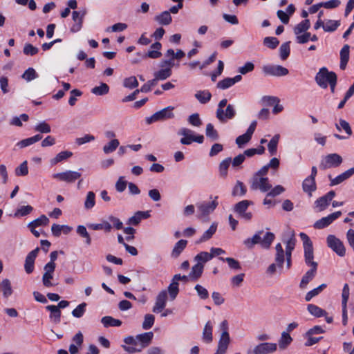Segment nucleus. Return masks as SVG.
I'll return each instance as SVG.
<instances>
[{
	"mask_svg": "<svg viewBox=\"0 0 354 354\" xmlns=\"http://www.w3.org/2000/svg\"><path fill=\"white\" fill-rule=\"evenodd\" d=\"M299 236L303 243L305 263L307 266L312 267L303 276L300 282V288H305L308 283L315 277L317 269V263L313 261V246L310 239L304 232H300Z\"/></svg>",
	"mask_w": 354,
	"mask_h": 354,
	"instance_id": "nucleus-1",
	"label": "nucleus"
},
{
	"mask_svg": "<svg viewBox=\"0 0 354 354\" xmlns=\"http://www.w3.org/2000/svg\"><path fill=\"white\" fill-rule=\"evenodd\" d=\"M284 243L286 245L285 250H283L281 243H279L276 245L274 261L277 262L279 269L283 268V263L286 261V267L288 270L292 266V252L294 250L296 245L295 234L292 233L290 238L284 241Z\"/></svg>",
	"mask_w": 354,
	"mask_h": 354,
	"instance_id": "nucleus-2",
	"label": "nucleus"
},
{
	"mask_svg": "<svg viewBox=\"0 0 354 354\" xmlns=\"http://www.w3.org/2000/svg\"><path fill=\"white\" fill-rule=\"evenodd\" d=\"M315 81L320 87L326 88L330 86L331 92H335L337 75L335 73L328 71L326 68L323 67L319 69L315 76Z\"/></svg>",
	"mask_w": 354,
	"mask_h": 354,
	"instance_id": "nucleus-3",
	"label": "nucleus"
},
{
	"mask_svg": "<svg viewBox=\"0 0 354 354\" xmlns=\"http://www.w3.org/2000/svg\"><path fill=\"white\" fill-rule=\"evenodd\" d=\"M178 135L182 136L180 142L184 145H189L193 142L201 144L204 141L203 135H196L193 130L186 127L180 129Z\"/></svg>",
	"mask_w": 354,
	"mask_h": 354,
	"instance_id": "nucleus-4",
	"label": "nucleus"
},
{
	"mask_svg": "<svg viewBox=\"0 0 354 354\" xmlns=\"http://www.w3.org/2000/svg\"><path fill=\"white\" fill-rule=\"evenodd\" d=\"M211 201H204L197 205L198 217L205 218L212 214L218 205V196H210Z\"/></svg>",
	"mask_w": 354,
	"mask_h": 354,
	"instance_id": "nucleus-5",
	"label": "nucleus"
},
{
	"mask_svg": "<svg viewBox=\"0 0 354 354\" xmlns=\"http://www.w3.org/2000/svg\"><path fill=\"white\" fill-rule=\"evenodd\" d=\"M250 189L259 190L263 193L268 192L272 187L269 178L266 176H259V175H253L250 180Z\"/></svg>",
	"mask_w": 354,
	"mask_h": 354,
	"instance_id": "nucleus-6",
	"label": "nucleus"
},
{
	"mask_svg": "<svg viewBox=\"0 0 354 354\" xmlns=\"http://www.w3.org/2000/svg\"><path fill=\"white\" fill-rule=\"evenodd\" d=\"M254 203L249 200H243L234 206V212L240 217L246 221H250L253 217V214L251 212H248V207L252 205Z\"/></svg>",
	"mask_w": 354,
	"mask_h": 354,
	"instance_id": "nucleus-7",
	"label": "nucleus"
},
{
	"mask_svg": "<svg viewBox=\"0 0 354 354\" xmlns=\"http://www.w3.org/2000/svg\"><path fill=\"white\" fill-rule=\"evenodd\" d=\"M82 176V174L77 171L66 170L62 172L55 173L52 175L53 178L59 182L68 184L74 183Z\"/></svg>",
	"mask_w": 354,
	"mask_h": 354,
	"instance_id": "nucleus-8",
	"label": "nucleus"
},
{
	"mask_svg": "<svg viewBox=\"0 0 354 354\" xmlns=\"http://www.w3.org/2000/svg\"><path fill=\"white\" fill-rule=\"evenodd\" d=\"M174 107L167 106L159 111L156 112L151 116L146 118V122L148 124H151L158 121H162L167 119L173 118L174 114L172 112Z\"/></svg>",
	"mask_w": 354,
	"mask_h": 354,
	"instance_id": "nucleus-9",
	"label": "nucleus"
},
{
	"mask_svg": "<svg viewBox=\"0 0 354 354\" xmlns=\"http://www.w3.org/2000/svg\"><path fill=\"white\" fill-rule=\"evenodd\" d=\"M326 243L334 252L342 257L346 254V248L342 241L335 235L330 234L326 238Z\"/></svg>",
	"mask_w": 354,
	"mask_h": 354,
	"instance_id": "nucleus-10",
	"label": "nucleus"
},
{
	"mask_svg": "<svg viewBox=\"0 0 354 354\" xmlns=\"http://www.w3.org/2000/svg\"><path fill=\"white\" fill-rule=\"evenodd\" d=\"M342 162V158L337 153H330L322 158L319 167L322 169H326L332 167H337Z\"/></svg>",
	"mask_w": 354,
	"mask_h": 354,
	"instance_id": "nucleus-11",
	"label": "nucleus"
},
{
	"mask_svg": "<svg viewBox=\"0 0 354 354\" xmlns=\"http://www.w3.org/2000/svg\"><path fill=\"white\" fill-rule=\"evenodd\" d=\"M124 344L121 345L123 350L129 353H140L142 350L140 344L136 339V335H129L125 337L123 339Z\"/></svg>",
	"mask_w": 354,
	"mask_h": 354,
	"instance_id": "nucleus-12",
	"label": "nucleus"
},
{
	"mask_svg": "<svg viewBox=\"0 0 354 354\" xmlns=\"http://www.w3.org/2000/svg\"><path fill=\"white\" fill-rule=\"evenodd\" d=\"M264 74L275 77L286 76L288 74L289 71L288 68L281 65H265L262 68Z\"/></svg>",
	"mask_w": 354,
	"mask_h": 354,
	"instance_id": "nucleus-13",
	"label": "nucleus"
},
{
	"mask_svg": "<svg viewBox=\"0 0 354 354\" xmlns=\"http://www.w3.org/2000/svg\"><path fill=\"white\" fill-rule=\"evenodd\" d=\"M350 296V288L347 283H345L342 292V324L346 326L348 322L347 303Z\"/></svg>",
	"mask_w": 354,
	"mask_h": 354,
	"instance_id": "nucleus-14",
	"label": "nucleus"
},
{
	"mask_svg": "<svg viewBox=\"0 0 354 354\" xmlns=\"http://www.w3.org/2000/svg\"><path fill=\"white\" fill-rule=\"evenodd\" d=\"M236 115V110L232 104H228L224 110H216V116L221 122H226L229 120L233 119Z\"/></svg>",
	"mask_w": 354,
	"mask_h": 354,
	"instance_id": "nucleus-15",
	"label": "nucleus"
},
{
	"mask_svg": "<svg viewBox=\"0 0 354 354\" xmlns=\"http://www.w3.org/2000/svg\"><path fill=\"white\" fill-rule=\"evenodd\" d=\"M53 265L52 263H46L44 266V273L42 276V283L45 287L50 288L57 285L52 282L54 277Z\"/></svg>",
	"mask_w": 354,
	"mask_h": 354,
	"instance_id": "nucleus-16",
	"label": "nucleus"
},
{
	"mask_svg": "<svg viewBox=\"0 0 354 354\" xmlns=\"http://www.w3.org/2000/svg\"><path fill=\"white\" fill-rule=\"evenodd\" d=\"M342 215V212L340 211L335 212L334 213H332L329 215H328L326 217H323L321 219L317 221L314 225L313 227L315 229H323L327 226H328L330 224H331L335 220L338 218Z\"/></svg>",
	"mask_w": 354,
	"mask_h": 354,
	"instance_id": "nucleus-17",
	"label": "nucleus"
},
{
	"mask_svg": "<svg viewBox=\"0 0 354 354\" xmlns=\"http://www.w3.org/2000/svg\"><path fill=\"white\" fill-rule=\"evenodd\" d=\"M167 292L165 290L160 291L156 299L155 304L153 307V312L155 313H158L161 312L167 304Z\"/></svg>",
	"mask_w": 354,
	"mask_h": 354,
	"instance_id": "nucleus-18",
	"label": "nucleus"
},
{
	"mask_svg": "<svg viewBox=\"0 0 354 354\" xmlns=\"http://www.w3.org/2000/svg\"><path fill=\"white\" fill-rule=\"evenodd\" d=\"M335 196V192L334 191L328 192L326 194L316 200L315 203L316 207L319 209V211L324 210Z\"/></svg>",
	"mask_w": 354,
	"mask_h": 354,
	"instance_id": "nucleus-19",
	"label": "nucleus"
},
{
	"mask_svg": "<svg viewBox=\"0 0 354 354\" xmlns=\"http://www.w3.org/2000/svg\"><path fill=\"white\" fill-rule=\"evenodd\" d=\"M277 344L275 343H261L256 346L253 349L254 354H268L277 350Z\"/></svg>",
	"mask_w": 354,
	"mask_h": 354,
	"instance_id": "nucleus-20",
	"label": "nucleus"
},
{
	"mask_svg": "<svg viewBox=\"0 0 354 354\" xmlns=\"http://www.w3.org/2000/svg\"><path fill=\"white\" fill-rule=\"evenodd\" d=\"M241 80L242 76L241 75H237L234 77H226L219 81L216 84V87L221 90H225L232 87L236 83L239 82Z\"/></svg>",
	"mask_w": 354,
	"mask_h": 354,
	"instance_id": "nucleus-21",
	"label": "nucleus"
},
{
	"mask_svg": "<svg viewBox=\"0 0 354 354\" xmlns=\"http://www.w3.org/2000/svg\"><path fill=\"white\" fill-rule=\"evenodd\" d=\"M153 336V333L151 331L143 333L136 335V339L138 340L142 351L151 344Z\"/></svg>",
	"mask_w": 354,
	"mask_h": 354,
	"instance_id": "nucleus-22",
	"label": "nucleus"
},
{
	"mask_svg": "<svg viewBox=\"0 0 354 354\" xmlns=\"http://www.w3.org/2000/svg\"><path fill=\"white\" fill-rule=\"evenodd\" d=\"M353 174H354V167H352V168L346 170V171L342 173L341 174L338 175L335 178H333L330 176H329V178L330 180V185L334 186V185H339V184L342 183V182H344V180L349 178Z\"/></svg>",
	"mask_w": 354,
	"mask_h": 354,
	"instance_id": "nucleus-23",
	"label": "nucleus"
},
{
	"mask_svg": "<svg viewBox=\"0 0 354 354\" xmlns=\"http://www.w3.org/2000/svg\"><path fill=\"white\" fill-rule=\"evenodd\" d=\"M218 227V223L216 222H213L209 227L203 232L201 236L196 241V243L200 244L202 243L207 242L209 241L214 234L216 233Z\"/></svg>",
	"mask_w": 354,
	"mask_h": 354,
	"instance_id": "nucleus-24",
	"label": "nucleus"
},
{
	"mask_svg": "<svg viewBox=\"0 0 354 354\" xmlns=\"http://www.w3.org/2000/svg\"><path fill=\"white\" fill-rule=\"evenodd\" d=\"M86 15V11H82V12L78 11H73L72 13L73 20L76 23L73 25L71 30L73 32H78L82 28V24L83 17Z\"/></svg>",
	"mask_w": 354,
	"mask_h": 354,
	"instance_id": "nucleus-25",
	"label": "nucleus"
},
{
	"mask_svg": "<svg viewBox=\"0 0 354 354\" xmlns=\"http://www.w3.org/2000/svg\"><path fill=\"white\" fill-rule=\"evenodd\" d=\"M46 309L50 312L49 318L51 322L57 324L61 321L62 313L59 308L55 305H48L46 306Z\"/></svg>",
	"mask_w": 354,
	"mask_h": 354,
	"instance_id": "nucleus-26",
	"label": "nucleus"
},
{
	"mask_svg": "<svg viewBox=\"0 0 354 354\" xmlns=\"http://www.w3.org/2000/svg\"><path fill=\"white\" fill-rule=\"evenodd\" d=\"M154 20L161 26H168L172 21V17L169 11H163L154 17Z\"/></svg>",
	"mask_w": 354,
	"mask_h": 354,
	"instance_id": "nucleus-27",
	"label": "nucleus"
},
{
	"mask_svg": "<svg viewBox=\"0 0 354 354\" xmlns=\"http://www.w3.org/2000/svg\"><path fill=\"white\" fill-rule=\"evenodd\" d=\"M213 323L211 321H208L203 328V341L205 343H210L213 340Z\"/></svg>",
	"mask_w": 354,
	"mask_h": 354,
	"instance_id": "nucleus-28",
	"label": "nucleus"
},
{
	"mask_svg": "<svg viewBox=\"0 0 354 354\" xmlns=\"http://www.w3.org/2000/svg\"><path fill=\"white\" fill-rule=\"evenodd\" d=\"M302 188L304 192L311 196L312 192L315 191L317 188L315 179H313V177L306 178L303 181Z\"/></svg>",
	"mask_w": 354,
	"mask_h": 354,
	"instance_id": "nucleus-29",
	"label": "nucleus"
},
{
	"mask_svg": "<svg viewBox=\"0 0 354 354\" xmlns=\"http://www.w3.org/2000/svg\"><path fill=\"white\" fill-rule=\"evenodd\" d=\"M71 230L72 227L66 225L53 224L51 226L52 234L57 237L59 236L62 232L68 234Z\"/></svg>",
	"mask_w": 354,
	"mask_h": 354,
	"instance_id": "nucleus-30",
	"label": "nucleus"
},
{
	"mask_svg": "<svg viewBox=\"0 0 354 354\" xmlns=\"http://www.w3.org/2000/svg\"><path fill=\"white\" fill-rule=\"evenodd\" d=\"M263 233V230L256 232L252 237L248 238L244 240L243 243L248 248H252L254 245L259 244L261 245V235Z\"/></svg>",
	"mask_w": 354,
	"mask_h": 354,
	"instance_id": "nucleus-31",
	"label": "nucleus"
},
{
	"mask_svg": "<svg viewBox=\"0 0 354 354\" xmlns=\"http://www.w3.org/2000/svg\"><path fill=\"white\" fill-rule=\"evenodd\" d=\"M349 46L344 45L340 50V65L339 67L342 70H344L346 67L347 63L349 59Z\"/></svg>",
	"mask_w": 354,
	"mask_h": 354,
	"instance_id": "nucleus-32",
	"label": "nucleus"
},
{
	"mask_svg": "<svg viewBox=\"0 0 354 354\" xmlns=\"http://www.w3.org/2000/svg\"><path fill=\"white\" fill-rule=\"evenodd\" d=\"M162 48V45L160 42L157 41L153 44L147 53L145 57H150L152 59H156L161 56L160 49Z\"/></svg>",
	"mask_w": 354,
	"mask_h": 354,
	"instance_id": "nucleus-33",
	"label": "nucleus"
},
{
	"mask_svg": "<svg viewBox=\"0 0 354 354\" xmlns=\"http://www.w3.org/2000/svg\"><path fill=\"white\" fill-rule=\"evenodd\" d=\"M73 156V153L69 151H62L58 153L53 158L50 160V165L52 166L56 165L59 162L64 161L70 158Z\"/></svg>",
	"mask_w": 354,
	"mask_h": 354,
	"instance_id": "nucleus-34",
	"label": "nucleus"
},
{
	"mask_svg": "<svg viewBox=\"0 0 354 354\" xmlns=\"http://www.w3.org/2000/svg\"><path fill=\"white\" fill-rule=\"evenodd\" d=\"M167 292L171 300H174L176 298L179 292V283L174 278H172Z\"/></svg>",
	"mask_w": 354,
	"mask_h": 354,
	"instance_id": "nucleus-35",
	"label": "nucleus"
},
{
	"mask_svg": "<svg viewBox=\"0 0 354 354\" xmlns=\"http://www.w3.org/2000/svg\"><path fill=\"white\" fill-rule=\"evenodd\" d=\"M204 269V266L201 263L195 264L192 268L189 274V278L192 281L198 280L202 275Z\"/></svg>",
	"mask_w": 354,
	"mask_h": 354,
	"instance_id": "nucleus-36",
	"label": "nucleus"
},
{
	"mask_svg": "<svg viewBox=\"0 0 354 354\" xmlns=\"http://www.w3.org/2000/svg\"><path fill=\"white\" fill-rule=\"evenodd\" d=\"M187 244V241L184 239L179 240L176 244L171 251V257L174 258H177L182 253V252L185 250Z\"/></svg>",
	"mask_w": 354,
	"mask_h": 354,
	"instance_id": "nucleus-37",
	"label": "nucleus"
},
{
	"mask_svg": "<svg viewBox=\"0 0 354 354\" xmlns=\"http://www.w3.org/2000/svg\"><path fill=\"white\" fill-rule=\"evenodd\" d=\"M310 23L309 19H304L295 26L294 28L295 35L307 32L310 28Z\"/></svg>",
	"mask_w": 354,
	"mask_h": 354,
	"instance_id": "nucleus-38",
	"label": "nucleus"
},
{
	"mask_svg": "<svg viewBox=\"0 0 354 354\" xmlns=\"http://www.w3.org/2000/svg\"><path fill=\"white\" fill-rule=\"evenodd\" d=\"M101 322L106 328L110 326L119 327L122 325V322L120 319H115L111 316L103 317L101 319Z\"/></svg>",
	"mask_w": 354,
	"mask_h": 354,
	"instance_id": "nucleus-39",
	"label": "nucleus"
},
{
	"mask_svg": "<svg viewBox=\"0 0 354 354\" xmlns=\"http://www.w3.org/2000/svg\"><path fill=\"white\" fill-rule=\"evenodd\" d=\"M341 22L339 20L326 19L324 20V30L328 32L335 31L340 26Z\"/></svg>",
	"mask_w": 354,
	"mask_h": 354,
	"instance_id": "nucleus-40",
	"label": "nucleus"
},
{
	"mask_svg": "<svg viewBox=\"0 0 354 354\" xmlns=\"http://www.w3.org/2000/svg\"><path fill=\"white\" fill-rule=\"evenodd\" d=\"M195 97L200 103L206 104L211 100L212 94L207 90L198 91L195 93Z\"/></svg>",
	"mask_w": 354,
	"mask_h": 354,
	"instance_id": "nucleus-41",
	"label": "nucleus"
},
{
	"mask_svg": "<svg viewBox=\"0 0 354 354\" xmlns=\"http://www.w3.org/2000/svg\"><path fill=\"white\" fill-rule=\"evenodd\" d=\"M275 236L272 232H266L263 237L261 236V247L264 249H268L273 241L274 240Z\"/></svg>",
	"mask_w": 354,
	"mask_h": 354,
	"instance_id": "nucleus-42",
	"label": "nucleus"
},
{
	"mask_svg": "<svg viewBox=\"0 0 354 354\" xmlns=\"http://www.w3.org/2000/svg\"><path fill=\"white\" fill-rule=\"evenodd\" d=\"M120 146V142L118 139H112L105 145H104L102 150L105 154H109L116 150Z\"/></svg>",
	"mask_w": 354,
	"mask_h": 354,
	"instance_id": "nucleus-43",
	"label": "nucleus"
},
{
	"mask_svg": "<svg viewBox=\"0 0 354 354\" xmlns=\"http://www.w3.org/2000/svg\"><path fill=\"white\" fill-rule=\"evenodd\" d=\"M247 192V188L243 183L237 181L232 190V195L234 196H243Z\"/></svg>",
	"mask_w": 354,
	"mask_h": 354,
	"instance_id": "nucleus-44",
	"label": "nucleus"
},
{
	"mask_svg": "<svg viewBox=\"0 0 354 354\" xmlns=\"http://www.w3.org/2000/svg\"><path fill=\"white\" fill-rule=\"evenodd\" d=\"M280 139L279 134H275L268 145V149L270 155H275L277 151V145Z\"/></svg>",
	"mask_w": 354,
	"mask_h": 354,
	"instance_id": "nucleus-45",
	"label": "nucleus"
},
{
	"mask_svg": "<svg viewBox=\"0 0 354 354\" xmlns=\"http://www.w3.org/2000/svg\"><path fill=\"white\" fill-rule=\"evenodd\" d=\"M1 291L3 296L5 298H8L12 294V289L10 281L8 279H4L1 283Z\"/></svg>",
	"mask_w": 354,
	"mask_h": 354,
	"instance_id": "nucleus-46",
	"label": "nucleus"
},
{
	"mask_svg": "<svg viewBox=\"0 0 354 354\" xmlns=\"http://www.w3.org/2000/svg\"><path fill=\"white\" fill-rule=\"evenodd\" d=\"M292 339L288 332H283L279 340V346L281 349H285L292 342Z\"/></svg>",
	"mask_w": 354,
	"mask_h": 354,
	"instance_id": "nucleus-47",
	"label": "nucleus"
},
{
	"mask_svg": "<svg viewBox=\"0 0 354 354\" xmlns=\"http://www.w3.org/2000/svg\"><path fill=\"white\" fill-rule=\"evenodd\" d=\"M171 74L172 71L170 67H166L155 72L153 76L156 77V79L162 81L169 77Z\"/></svg>",
	"mask_w": 354,
	"mask_h": 354,
	"instance_id": "nucleus-48",
	"label": "nucleus"
},
{
	"mask_svg": "<svg viewBox=\"0 0 354 354\" xmlns=\"http://www.w3.org/2000/svg\"><path fill=\"white\" fill-rule=\"evenodd\" d=\"M95 205V194L93 192L90 191L87 192L86 198L84 203V207L86 209H92Z\"/></svg>",
	"mask_w": 354,
	"mask_h": 354,
	"instance_id": "nucleus-49",
	"label": "nucleus"
},
{
	"mask_svg": "<svg viewBox=\"0 0 354 354\" xmlns=\"http://www.w3.org/2000/svg\"><path fill=\"white\" fill-rule=\"evenodd\" d=\"M33 210V207L31 205H24L18 207L14 213V217L19 218L25 216L30 214Z\"/></svg>",
	"mask_w": 354,
	"mask_h": 354,
	"instance_id": "nucleus-50",
	"label": "nucleus"
},
{
	"mask_svg": "<svg viewBox=\"0 0 354 354\" xmlns=\"http://www.w3.org/2000/svg\"><path fill=\"white\" fill-rule=\"evenodd\" d=\"M326 286L327 285L326 283H322L318 287L308 292L305 296V300L306 301H310L314 297L321 293L326 288Z\"/></svg>",
	"mask_w": 354,
	"mask_h": 354,
	"instance_id": "nucleus-51",
	"label": "nucleus"
},
{
	"mask_svg": "<svg viewBox=\"0 0 354 354\" xmlns=\"http://www.w3.org/2000/svg\"><path fill=\"white\" fill-rule=\"evenodd\" d=\"M307 309L312 315L316 317H321L326 315L324 310L314 304L308 305Z\"/></svg>",
	"mask_w": 354,
	"mask_h": 354,
	"instance_id": "nucleus-52",
	"label": "nucleus"
},
{
	"mask_svg": "<svg viewBox=\"0 0 354 354\" xmlns=\"http://www.w3.org/2000/svg\"><path fill=\"white\" fill-rule=\"evenodd\" d=\"M212 259V256L207 252H201L194 257V261H196V263H201V265L203 266L204 263Z\"/></svg>",
	"mask_w": 354,
	"mask_h": 354,
	"instance_id": "nucleus-53",
	"label": "nucleus"
},
{
	"mask_svg": "<svg viewBox=\"0 0 354 354\" xmlns=\"http://www.w3.org/2000/svg\"><path fill=\"white\" fill-rule=\"evenodd\" d=\"M109 87L105 83H101L100 86H95L91 89V93L95 95H104L109 93Z\"/></svg>",
	"mask_w": 354,
	"mask_h": 354,
	"instance_id": "nucleus-54",
	"label": "nucleus"
},
{
	"mask_svg": "<svg viewBox=\"0 0 354 354\" xmlns=\"http://www.w3.org/2000/svg\"><path fill=\"white\" fill-rule=\"evenodd\" d=\"M230 342V335H221V337L219 338V341L218 343L217 348L227 352Z\"/></svg>",
	"mask_w": 354,
	"mask_h": 354,
	"instance_id": "nucleus-55",
	"label": "nucleus"
},
{
	"mask_svg": "<svg viewBox=\"0 0 354 354\" xmlns=\"http://www.w3.org/2000/svg\"><path fill=\"white\" fill-rule=\"evenodd\" d=\"M49 223V219L46 215H41L37 219L28 223V227H35L47 225Z\"/></svg>",
	"mask_w": 354,
	"mask_h": 354,
	"instance_id": "nucleus-56",
	"label": "nucleus"
},
{
	"mask_svg": "<svg viewBox=\"0 0 354 354\" xmlns=\"http://www.w3.org/2000/svg\"><path fill=\"white\" fill-rule=\"evenodd\" d=\"M205 134L206 136L212 140H216L218 139V131L214 129V127L212 123H208L206 125Z\"/></svg>",
	"mask_w": 354,
	"mask_h": 354,
	"instance_id": "nucleus-57",
	"label": "nucleus"
},
{
	"mask_svg": "<svg viewBox=\"0 0 354 354\" xmlns=\"http://www.w3.org/2000/svg\"><path fill=\"white\" fill-rule=\"evenodd\" d=\"M232 158H227L222 160L218 167L220 175L222 176H226L227 174V169L231 164Z\"/></svg>",
	"mask_w": 354,
	"mask_h": 354,
	"instance_id": "nucleus-58",
	"label": "nucleus"
},
{
	"mask_svg": "<svg viewBox=\"0 0 354 354\" xmlns=\"http://www.w3.org/2000/svg\"><path fill=\"white\" fill-rule=\"evenodd\" d=\"M39 77V75L36 72V71L33 68H28L26 69L23 75H21V77L25 80L27 82H30Z\"/></svg>",
	"mask_w": 354,
	"mask_h": 354,
	"instance_id": "nucleus-59",
	"label": "nucleus"
},
{
	"mask_svg": "<svg viewBox=\"0 0 354 354\" xmlns=\"http://www.w3.org/2000/svg\"><path fill=\"white\" fill-rule=\"evenodd\" d=\"M77 233L82 237L85 239V243L89 245L91 243V238L86 230V228L84 225H78L77 227Z\"/></svg>",
	"mask_w": 354,
	"mask_h": 354,
	"instance_id": "nucleus-60",
	"label": "nucleus"
},
{
	"mask_svg": "<svg viewBox=\"0 0 354 354\" xmlns=\"http://www.w3.org/2000/svg\"><path fill=\"white\" fill-rule=\"evenodd\" d=\"M290 53V41L282 44L279 48V55L282 60H286Z\"/></svg>",
	"mask_w": 354,
	"mask_h": 354,
	"instance_id": "nucleus-61",
	"label": "nucleus"
},
{
	"mask_svg": "<svg viewBox=\"0 0 354 354\" xmlns=\"http://www.w3.org/2000/svg\"><path fill=\"white\" fill-rule=\"evenodd\" d=\"M155 317L151 314H146L144 317V321L142 327L144 330L150 329L154 324Z\"/></svg>",
	"mask_w": 354,
	"mask_h": 354,
	"instance_id": "nucleus-62",
	"label": "nucleus"
},
{
	"mask_svg": "<svg viewBox=\"0 0 354 354\" xmlns=\"http://www.w3.org/2000/svg\"><path fill=\"white\" fill-rule=\"evenodd\" d=\"M335 127L339 131L343 129L348 134V136H351L353 133L348 122L343 119H340L339 123L335 124Z\"/></svg>",
	"mask_w": 354,
	"mask_h": 354,
	"instance_id": "nucleus-63",
	"label": "nucleus"
},
{
	"mask_svg": "<svg viewBox=\"0 0 354 354\" xmlns=\"http://www.w3.org/2000/svg\"><path fill=\"white\" fill-rule=\"evenodd\" d=\"M86 304L83 302L79 304L71 313L72 315L75 318L82 317L86 312Z\"/></svg>",
	"mask_w": 354,
	"mask_h": 354,
	"instance_id": "nucleus-64",
	"label": "nucleus"
}]
</instances>
